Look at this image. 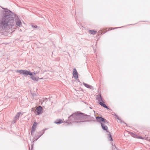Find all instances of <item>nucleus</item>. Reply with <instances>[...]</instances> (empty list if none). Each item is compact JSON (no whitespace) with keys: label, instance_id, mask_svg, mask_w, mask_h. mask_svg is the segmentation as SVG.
Segmentation results:
<instances>
[{"label":"nucleus","instance_id":"1","mask_svg":"<svg viewBox=\"0 0 150 150\" xmlns=\"http://www.w3.org/2000/svg\"><path fill=\"white\" fill-rule=\"evenodd\" d=\"M3 16L0 23V25L4 27L7 26L9 28L13 26L14 25V18L11 14L9 11H5L3 13Z\"/></svg>","mask_w":150,"mask_h":150},{"label":"nucleus","instance_id":"2","mask_svg":"<svg viewBox=\"0 0 150 150\" xmlns=\"http://www.w3.org/2000/svg\"><path fill=\"white\" fill-rule=\"evenodd\" d=\"M16 72L25 75H30V76H32L33 75L32 73L27 70H17Z\"/></svg>","mask_w":150,"mask_h":150},{"label":"nucleus","instance_id":"3","mask_svg":"<svg viewBox=\"0 0 150 150\" xmlns=\"http://www.w3.org/2000/svg\"><path fill=\"white\" fill-rule=\"evenodd\" d=\"M82 117L79 115L78 114L74 113L70 116L69 117V119L71 120L73 118L75 120L81 119Z\"/></svg>","mask_w":150,"mask_h":150},{"label":"nucleus","instance_id":"4","mask_svg":"<svg viewBox=\"0 0 150 150\" xmlns=\"http://www.w3.org/2000/svg\"><path fill=\"white\" fill-rule=\"evenodd\" d=\"M103 125L102 124H101L102 129L106 131H107L108 128L107 126V125L108 124V122L106 121H105L103 122Z\"/></svg>","mask_w":150,"mask_h":150},{"label":"nucleus","instance_id":"5","mask_svg":"<svg viewBox=\"0 0 150 150\" xmlns=\"http://www.w3.org/2000/svg\"><path fill=\"white\" fill-rule=\"evenodd\" d=\"M96 118L98 122H100L102 125H103V122L106 121L103 118L100 117H97Z\"/></svg>","mask_w":150,"mask_h":150},{"label":"nucleus","instance_id":"6","mask_svg":"<svg viewBox=\"0 0 150 150\" xmlns=\"http://www.w3.org/2000/svg\"><path fill=\"white\" fill-rule=\"evenodd\" d=\"M38 124V123L36 122H34L32 127L31 134L32 135H33V134L35 130V128H36Z\"/></svg>","mask_w":150,"mask_h":150},{"label":"nucleus","instance_id":"7","mask_svg":"<svg viewBox=\"0 0 150 150\" xmlns=\"http://www.w3.org/2000/svg\"><path fill=\"white\" fill-rule=\"evenodd\" d=\"M42 107L40 106L36 108V111L37 113V115H39L42 112Z\"/></svg>","mask_w":150,"mask_h":150},{"label":"nucleus","instance_id":"8","mask_svg":"<svg viewBox=\"0 0 150 150\" xmlns=\"http://www.w3.org/2000/svg\"><path fill=\"white\" fill-rule=\"evenodd\" d=\"M73 75L75 79H77L78 78L77 72L75 69H73Z\"/></svg>","mask_w":150,"mask_h":150},{"label":"nucleus","instance_id":"9","mask_svg":"<svg viewBox=\"0 0 150 150\" xmlns=\"http://www.w3.org/2000/svg\"><path fill=\"white\" fill-rule=\"evenodd\" d=\"M21 25V22L20 20H18L16 22V26L20 27Z\"/></svg>","mask_w":150,"mask_h":150},{"label":"nucleus","instance_id":"10","mask_svg":"<svg viewBox=\"0 0 150 150\" xmlns=\"http://www.w3.org/2000/svg\"><path fill=\"white\" fill-rule=\"evenodd\" d=\"M96 99L99 101H103L100 94L97 96Z\"/></svg>","mask_w":150,"mask_h":150},{"label":"nucleus","instance_id":"11","mask_svg":"<svg viewBox=\"0 0 150 150\" xmlns=\"http://www.w3.org/2000/svg\"><path fill=\"white\" fill-rule=\"evenodd\" d=\"M104 102H100L99 103V104L103 107L105 108H106L107 109H108L107 106L105 104H104Z\"/></svg>","mask_w":150,"mask_h":150},{"label":"nucleus","instance_id":"12","mask_svg":"<svg viewBox=\"0 0 150 150\" xmlns=\"http://www.w3.org/2000/svg\"><path fill=\"white\" fill-rule=\"evenodd\" d=\"M88 32L89 33L93 35L96 34L97 33V32L96 31H95L93 30H89Z\"/></svg>","mask_w":150,"mask_h":150},{"label":"nucleus","instance_id":"13","mask_svg":"<svg viewBox=\"0 0 150 150\" xmlns=\"http://www.w3.org/2000/svg\"><path fill=\"white\" fill-rule=\"evenodd\" d=\"M62 120H61L59 119L56 120L54 122L56 124H60L62 123Z\"/></svg>","mask_w":150,"mask_h":150},{"label":"nucleus","instance_id":"14","mask_svg":"<svg viewBox=\"0 0 150 150\" xmlns=\"http://www.w3.org/2000/svg\"><path fill=\"white\" fill-rule=\"evenodd\" d=\"M31 78L33 80L36 81H37L39 79L38 77H36L34 76H32Z\"/></svg>","mask_w":150,"mask_h":150},{"label":"nucleus","instance_id":"15","mask_svg":"<svg viewBox=\"0 0 150 150\" xmlns=\"http://www.w3.org/2000/svg\"><path fill=\"white\" fill-rule=\"evenodd\" d=\"M83 84L85 87H86L87 88H91V86L89 85L86 84L85 83H83Z\"/></svg>","mask_w":150,"mask_h":150},{"label":"nucleus","instance_id":"16","mask_svg":"<svg viewBox=\"0 0 150 150\" xmlns=\"http://www.w3.org/2000/svg\"><path fill=\"white\" fill-rule=\"evenodd\" d=\"M116 118L117 119L119 120V121L118 122H121L122 121H121V119L120 118V117H119L118 116H116Z\"/></svg>","mask_w":150,"mask_h":150},{"label":"nucleus","instance_id":"17","mask_svg":"<svg viewBox=\"0 0 150 150\" xmlns=\"http://www.w3.org/2000/svg\"><path fill=\"white\" fill-rule=\"evenodd\" d=\"M21 114L22 115V114H21V112H19L18 113L17 115L16 116V117H18V118H19V116Z\"/></svg>","mask_w":150,"mask_h":150},{"label":"nucleus","instance_id":"18","mask_svg":"<svg viewBox=\"0 0 150 150\" xmlns=\"http://www.w3.org/2000/svg\"><path fill=\"white\" fill-rule=\"evenodd\" d=\"M109 139H110V140L111 141H112V137L111 135V134L109 133Z\"/></svg>","mask_w":150,"mask_h":150},{"label":"nucleus","instance_id":"19","mask_svg":"<svg viewBox=\"0 0 150 150\" xmlns=\"http://www.w3.org/2000/svg\"><path fill=\"white\" fill-rule=\"evenodd\" d=\"M32 27L34 28H37V27H38V26L37 25H32Z\"/></svg>","mask_w":150,"mask_h":150},{"label":"nucleus","instance_id":"20","mask_svg":"<svg viewBox=\"0 0 150 150\" xmlns=\"http://www.w3.org/2000/svg\"><path fill=\"white\" fill-rule=\"evenodd\" d=\"M137 138H139V139H143V138L142 137H137Z\"/></svg>","mask_w":150,"mask_h":150},{"label":"nucleus","instance_id":"21","mask_svg":"<svg viewBox=\"0 0 150 150\" xmlns=\"http://www.w3.org/2000/svg\"><path fill=\"white\" fill-rule=\"evenodd\" d=\"M83 121H77V120H76L75 121V122H83Z\"/></svg>","mask_w":150,"mask_h":150}]
</instances>
